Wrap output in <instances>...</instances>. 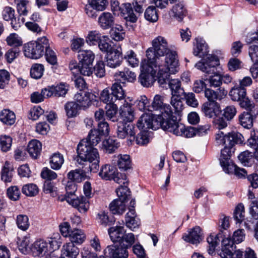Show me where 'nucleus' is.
Segmentation results:
<instances>
[{"label":"nucleus","mask_w":258,"mask_h":258,"mask_svg":"<svg viewBox=\"0 0 258 258\" xmlns=\"http://www.w3.org/2000/svg\"><path fill=\"white\" fill-rule=\"evenodd\" d=\"M103 137L96 129L91 130L86 140H82L78 145L77 162L86 166L87 170L96 173L99 168L100 156L94 148Z\"/></svg>","instance_id":"1"},{"label":"nucleus","mask_w":258,"mask_h":258,"mask_svg":"<svg viewBox=\"0 0 258 258\" xmlns=\"http://www.w3.org/2000/svg\"><path fill=\"white\" fill-rule=\"evenodd\" d=\"M152 46L146 50L148 62L151 66L159 67L162 64L170 63L171 71L178 64L177 54L170 50L166 39L161 36L156 37L152 42Z\"/></svg>","instance_id":"2"},{"label":"nucleus","mask_w":258,"mask_h":258,"mask_svg":"<svg viewBox=\"0 0 258 258\" xmlns=\"http://www.w3.org/2000/svg\"><path fill=\"white\" fill-rule=\"evenodd\" d=\"M215 141L217 145L224 146V148L221 151L220 163L223 170L226 173H229V168L231 169V166L229 161L232 153L235 150L234 147L235 144H242L244 141V138L238 132H232L224 134L219 131L215 136Z\"/></svg>","instance_id":"3"},{"label":"nucleus","mask_w":258,"mask_h":258,"mask_svg":"<svg viewBox=\"0 0 258 258\" xmlns=\"http://www.w3.org/2000/svg\"><path fill=\"white\" fill-rule=\"evenodd\" d=\"M219 60L214 55H209L206 59H202L195 65L196 67L208 74H211L208 82L211 87H219L222 84V76L216 73V66Z\"/></svg>","instance_id":"4"},{"label":"nucleus","mask_w":258,"mask_h":258,"mask_svg":"<svg viewBox=\"0 0 258 258\" xmlns=\"http://www.w3.org/2000/svg\"><path fill=\"white\" fill-rule=\"evenodd\" d=\"M125 91L120 83H114L111 87L103 89L100 93V99L107 104H118L125 99Z\"/></svg>","instance_id":"5"},{"label":"nucleus","mask_w":258,"mask_h":258,"mask_svg":"<svg viewBox=\"0 0 258 258\" xmlns=\"http://www.w3.org/2000/svg\"><path fill=\"white\" fill-rule=\"evenodd\" d=\"M35 47H33V59H38L43 56L45 49V56L48 62L54 65L57 62L56 56L55 52L48 46V40L47 38L42 36L38 37L35 41Z\"/></svg>","instance_id":"6"},{"label":"nucleus","mask_w":258,"mask_h":258,"mask_svg":"<svg viewBox=\"0 0 258 258\" xmlns=\"http://www.w3.org/2000/svg\"><path fill=\"white\" fill-rule=\"evenodd\" d=\"M163 117L160 115L144 114L138 120L137 126L139 130L147 131L148 129L156 130L162 127Z\"/></svg>","instance_id":"7"},{"label":"nucleus","mask_w":258,"mask_h":258,"mask_svg":"<svg viewBox=\"0 0 258 258\" xmlns=\"http://www.w3.org/2000/svg\"><path fill=\"white\" fill-rule=\"evenodd\" d=\"M157 67L151 66L148 61L147 63L142 64L141 73L138 77V82L142 86L148 88L153 85L156 81L155 69Z\"/></svg>","instance_id":"8"},{"label":"nucleus","mask_w":258,"mask_h":258,"mask_svg":"<svg viewBox=\"0 0 258 258\" xmlns=\"http://www.w3.org/2000/svg\"><path fill=\"white\" fill-rule=\"evenodd\" d=\"M143 11L142 5L135 2L133 5L130 3L123 4L121 13L126 22L135 23Z\"/></svg>","instance_id":"9"},{"label":"nucleus","mask_w":258,"mask_h":258,"mask_svg":"<svg viewBox=\"0 0 258 258\" xmlns=\"http://www.w3.org/2000/svg\"><path fill=\"white\" fill-rule=\"evenodd\" d=\"M170 63L167 64H162L161 66L156 68L155 70L158 71V82L159 85L162 88H167L168 86V82L170 81L169 79L170 75L171 74H175L178 71L179 63L175 66L172 72Z\"/></svg>","instance_id":"10"},{"label":"nucleus","mask_w":258,"mask_h":258,"mask_svg":"<svg viewBox=\"0 0 258 258\" xmlns=\"http://www.w3.org/2000/svg\"><path fill=\"white\" fill-rule=\"evenodd\" d=\"M162 128L163 130L172 133L177 136H182L183 131L185 130V125L177 121V118L173 116H168L166 118L163 117Z\"/></svg>","instance_id":"11"},{"label":"nucleus","mask_w":258,"mask_h":258,"mask_svg":"<svg viewBox=\"0 0 258 258\" xmlns=\"http://www.w3.org/2000/svg\"><path fill=\"white\" fill-rule=\"evenodd\" d=\"M129 122L117 120L116 135L118 138L124 139L127 137L133 138L135 140L136 134L135 125Z\"/></svg>","instance_id":"12"},{"label":"nucleus","mask_w":258,"mask_h":258,"mask_svg":"<svg viewBox=\"0 0 258 258\" xmlns=\"http://www.w3.org/2000/svg\"><path fill=\"white\" fill-rule=\"evenodd\" d=\"M154 110H160L162 114V116H164L165 118L172 116L173 113L170 105L164 103L163 97L160 95H156L154 96L152 105H150V108H148L149 111L152 112Z\"/></svg>","instance_id":"13"},{"label":"nucleus","mask_w":258,"mask_h":258,"mask_svg":"<svg viewBox=\"0 0 258 258\" xmlns=\"http://www.w3.org/2000/svg\"><path fill=\"white\" fill-rule=\"evenodd\" d=\"M104 252L105 257L108 258H127L128 256L127 249L119 243L108 245Z\"/></svg>","instance_id":"14"},{"label":"nucleus","mask_w":258,"mask_h":258,"mask_svg":"<svg viewBox=\"0 0 258 258\" xmlns=\"http://www.w3.org/2000/svg\"><path fill=\"white\" fill-rule=\"evenodd\" d=\"M95 97L92 93L81 91L75 95L74 100L82 109L85 110L91 105Z\"/></svg>","instance_id":"15"},{"label":"nucleus","mask_w":258,"mask_h":258,"mask_svg":"<svg viewBox=\"0 0 258 258\" xmlns=\"http://www.w3.org/2000/svg\"><path fill=\"white\" fill-rule=\"evenodd\" d=\"M202 111L206 117L214 118L218 115L221 110L219 103L216 101H207L202 106Z\"/></svg>","instance_id":"16"},{"label":"nucleus","mask_w":258,"mask_h":258,"mask_svg":"<svg viewBox=\"0 0 258 258\" xmlns=\"http://www.w3.org/2000/svg\"><path fill=\"white\" fill-rule=\"evenodd\" d=\"M124 101V104L120 106L119 109V116L117 120L125 121L127 122H132L135 118L134 111L131 104Z\"/></svg>","instance_id":"17"},{"label":"nucleus","mask_w":258,"mask_h":258,"mask_svg":"<svg viewBox=\"0 0 258 258\" xmlns=\"http://www.w3.org/2000/svg\"><path fill=\"white\" fill-rule=\"evenodd\" d=\"M107 66L111 68L119 67L123 60L121 48L115 49L106 55Z\"/></svg>","instance_id":"18"},{"label":"nucleus","mask_w":258,"mask_h":258,"mask_svg":"<svg viewBox=\"0 0 258 258\" xmlns=\"http://www.w3.org/2000/svg\"><path fill=\"white\" fill-rule=\"evenodd\" d=\"M182 239L186 242L192 244L199 243L202 239L201 229L199 226L192 228L188 231L187 233L183 234Z\"/></svg>","instance_id":"19"},{"label":"nucleus","mask_w":258,"mask_h":258,"mask_svg":"<svg viewBox=\"0 0 258 258\" xmlns=\"http://www.w3.org/2000/svg\"><path fill=\"white\" fill-rule=\"evenodd\" d=\"M68 89L64 84H60L56 86H52L44 88V93L47 97L54 96L55 97L64 96L67 93Z\"/></svg>","instance_id":"20"},{"label":"nucleus","mask_w":258,"mask_h":258,"mask_svg":"<svg viewBox=\"0 0 258 258\" xmlns=\"http://www.w3.org/2000/svg\"><path fill=\"white\" fill-rule=\"evenodd\" d=\"M79 249L71 242H68L63 245L61 250L62 258H76L79 253Z\"/></svg>","instance_id":"21"},{"label":"nucleus","mask_w":258,"mask_h":258,"mask_svg":"<svg viewBox=\"0 0 258 258\" xmlns=\"http://www.w3.org/2000/svg\"><path fill=\"white\" fill-rule=\"evenodd\" d=\"M98 22L102 29H108L113 26L114 17L109 12H103L99 16Z\"/></svg>","instance_id":"22"},{"label":"nucleus","mask_w":258,"mask_h":258,"mask_svg":"<svg viewBox=\"0 0 258 258\" xmlns=\"http://www.w3.org/2000/svg\"><path fill=\"white\" fill-rule=\"evenodd\" d=\"M227 94V91L220 87L217 89L216 91L210 88H206L205 90V96L208 101H216V100H221Z\"/></svg>","instance_id":"23"},{"label":"nucleus","mask_w":258,"mask_h":258,"mask_svg":"<svg viewBox=\"0 0 258 258\" xmlns=\"http://www.w3.org/2000/svg\"><path fill=\"white\" fill-rule=\"evenodd\" d=\"M71 205L77 208L81 213H85L89 208V199L84 196L73 198Z\"/></svg>","instance_id":"24"},{"label":"nucleus","mask_w":258,"mask_h":258,"mask_svg":"<svg viewBox=\"0 0 258 258\" xmlns=\"http://www.w3.org/2000/svg\"><path fill=\"white\" fill-rule=\"evenodd\" d=\"M48 250V243L40 239L33 243V256L43 257Z\"/></svg>","instance_id":"25"},{"label":"nucleus","mask_w":258,"mask_h":258,"mask_svg":"<svg viewBox=\"0 0 258 258\" xmlns=\"http://www.w3.org/2000/svg\"><path fill=\"white\" fill-rule=\"evenodd\" d=\"M14 168L9 161H6L1 172V179L6 184L10 183L13 177Z\"/></svg>","instance_id":"26"},{"label":"nucleus","mask_w":258,"mask_h":258,"mask_svg":"<svg viewBox=\"0 0 258 258\" xmlns=\"http://www.w3.org/2000/svg\"><path fill=\"white\" fill-rule=\"evenodd\" d=\"M229 95L232 100L238 102L246 95V89L236 85L231 89Z\"/></svg>","instance_id":"27"},{"label":"nucleus","mask_w":258,"mask_h":258,"mask_svg":"<svg viewBox=\"0 0 258 258\" xmlns=\"http://www.w3.org/2000/svg\"><path fill=\"white\" fill-rule=\"evenodd\" d=\"M240 124L244 128L249 129L253 126L254 116L251 112L243 111L238 116Z\"/></svg>","instance_id":"28"},{"label":"nucleus","mask_w":258,"mask_h":258,"mask_svg":"<svg viewBox=\"0 0 258 258\" xmlns=\"http://www.w3.org/2000/svg\"><path fill=\"white\" fill-rule=\"evenodd\" d=\"M125 231L123 226H121L111 227L108 229V233L110 238L113 242H119L121 237L123 236V234L125 233Z\"/></svg>","instance_id":"29"},{"label":"nucleus","mask_w":258,"mask_h":258,"mask_svg":"<svg viewBox=\"0 0 258 258\" xmlns=\"http://www.w3.org/2000/svg\"><path fill=\"white\" fill-rule=\"evenodd\" d=\"M197 44L194 48L193 53L195 56L204 57L208 54V48L205 41L202 39H196Z\"/></svg>","instance_id":"30"},{"label":"nucleus","mask_w":258,"mask_h":258,"mask_svg":"<svg viewBox=\"0 0 258 258\" xmlns=\"http://www.w3.org/2000/svg\"><path fill=\"white\" fill-rule=\"evenodd\" d=\"M169 88L173 96L181 97L184 93L183 89L181 87V82L178 79H171L168 82Z\"/></svg>","instance_id":"31"},{"label":"nucleus","mask_w":258,"mask_h":258,"mask_svg":"<svg viewBox=\"0 0 258 258\" xmlns=\"http://www.w3.org/2000/svg\"><path fill=\"white\" fill-rule=\"evenodd\" d=\"M117 169L109 164H105L101 167L99 172V176L104 180H111L117 171Z\"/></svg>","instance_id":"32"},{"label":"nucleus","mask_w":258,"mask_h":258,"mask_svg":"<svg viewBox=\"0 0 258 258\" xmlns=\"http://www.w3.org/2000/svg\"><path fill=\"white\" fill-rule=\"evenodd\" d=\"M79 164V163L78 162ZM80 165L82 166V168H84V170L80 169H76L75 170H72L69 172L68 174V177L69 179L71 180V181L74 182L75 181L76 182H80L84 179L85 172H88V170H87L85 168L86 166L84 165L80 164ZM91 172V171H90Z\"/></svg>","instance_id":"33"},{"label":"nucleus","mask_w":258,"mask_h":258,"mask_svg":"<svg viewBox=\"0 0 258 258\" xmlns=\"http://www.w3.org/2000/svg\"><path fill=\"white\" fill-rule=\"evenodd\" d=\"M126 202L119 198L113 200L109 205L110 211L113 214H122L125 210Z\"/></svg>","instance_id":"34"},{"label":"nucleus","mask_w":258,"mask_h":258,"mask_svg":"<svg viewBox=\"0 0 258 258\" xmlns=\"http://www.w3.org/2000/svg\"><path fill=\"white\" fill-rule=\"evenodd\" d=\"M49 159L50 167L55 170L60 169L64 163L63 156L59 152L53 153Z\"/></svg>","instance_id":"35"},{"label":"nucleus","mask_w":258,"mask_h":258,"mask_svg":"<svg viewBox=\"0 0 258 258\" xmlns=\"http://www.w3.org/2000/svg\"><path fill=\"white\" fill-rule=\"evenodd\" d=\"M69 238L70 242L73 243L74 244H81L85 241L86 235L82 230L74 228L71 231Z\"/></svg>","instance_id":"36"},{"label":"nucleus","mask_w":258,"mask_h":258,"mask_svg":"<svg viewBox=\"0 0 258 258\" xmlns=\"http://www.w3.org/2000/svg\"><path fill=\"white\" fill-rule=\"evenodd\" d=\"M136 212L135 209H130L129 212L125 217V223L127 227L134 230L139 226V221L136 218Z\"/></svg>","instance_id":"37"},{"label":"nucleus","mask_w":258,"mask_h":258,"mask_svg":"<svg viewBox=\"0 0 258 258\" xmlns=\"http://www.w3.org/2000/svg\"><path fill=\"white\" fill-rule=\"evenodd\" d=\"M0 120L4 124L12 125L16 121L15 114L9 109H4L0 113Z\"/></svg>","instance_id":"38"},{"label":"nucleus","mask_w":258,"mask_h":258,"mask_svg":"<svg viewBox=\"0 0 258 258\" xmlns=\"http://www.w3.org/2000/svg\"><path fill=\"white\" fill-rule=\"evenodd\" d=\"M117 165L121 171H127L132 168V161L128 155H119Z\"/></svg>","instance_id":"39"},{"label":"nucleus","mask_w":258,"mask_h":258,"mask_svg":"<svg viewBox=\"0 0 258 258\" xmlns=\"http://www.w3.org/2000/svg\"><path fill=\"white\" fill-rule=\"evenodd\" d=\"M79 62L92 64L95 55L91 50H82L78 52Z\"/></svg>","instance_id":"40"},{"label":"nucleus","mask_w":258,"mask_h":258,"mask_svg":"<svg viewBox=\"0 0 258 258\" xmlns=\"http://www.w3.org/2000/svg\"><path fill=\"white\" fill-rule=\"evenodd\" d=\"M111 38L115 41H121L125 37V32L122 26L116 25L111 27L109 32Z\"/></svg>","instance_id":"41"},{"label":"nucleus","mask_w":258,"mask_h":258,"mask_svg":"<svg viewBox=\"0 0 258 258\" xmlns=\"http://www.w3.org/2000/svg\"><path fill=\"white\" fill-rule=\"evenodd\" d=\"M102 145L106 152L111 154L113 153L119 147V144L116 140L109 138L103 142Z\"/></svg>","instance_id":"42"},{"label":"nucleus","mask_w":258,"mask_h":258,"mask_svg":"<svg viewBox=\"0 0 258 258\" xmlns=\"http://www.w3.org/2000/svg\"><path fill=\"white\" fill-rule=\"evenodd\" d=\"M220 238H222V234L219 232L215 236L210 235L207 238V241L209 245L208 249L209 254H212L214 251L215 247L220 241Z\"/></svg>","instance_id":"43"},{"label":"nucleus","mask_w":258,"mask_h":258,"mask_svg":"<svg viewBox=\"0 0 258 258\" xmlns=\"http://www.w3.org/2000/svg\"><path fill=\"white\" fill-rule=\"evenodd\" d=\"M64 109L67 115L69 117H73L76 116L80 109H82L78 104L74 101L68 102L64 106Z\"/></svg>","instance_id":"44"},{"label":"nucleus","mask_w":258,"mask_h":258,"mask_svg":"<svg viewBox=\"0 0 258 258\" xmlns=\"http://www.w3.org/2000/svg\"><path fill=\"white\" fill-rule=\"evenodd\" d=\"M102 38H106L107 37L102 36L97 31H92L89 33L86 40L89 45H94L98 44L101 40Z\"/></svg>","instance_id":"45"},{"label":"nucleus","mask_w":258,"mask_h":258,"mask_svg":"<svg viewBox=\"0 0 258 258\" xmlns=\"http://www.w3.org/2000/svg\"><path fill=\"white\" fill-rule=\"evenodd\" d=\"M7 44L14 48H18L22 45V38L16 33L10 34L6 38Z\"/></svg>","instance_id":"46"},{"label":"nucleus","mask_w":258,"mask_h":258,"mask_svg":"<svg viewBox=\"0 0 258 258\" xmlns=\"http://www.w3.org/2000/svg\"><path fill=\"white\" fill-rule=\"evenodd\" d=\"M43 191L46 194H50L52 197L57 196V187L55 186L54 182L49 180H45L44 182Z\"/></svg>","instance_id":"47"},{"label":"nucleus","mask_w":258,"mask_h":258,"mask_svg":"<svg viewBox=\"0 0 258 258\" xmlns=\"http://www.w3.org/2000/svg\"><path fill=\"white\" fill-rule=\"evenodd\" d=\"M135 238L134 234L132 233L128 234L124 233L123 236L121 237L118 243L127 249L131 247L135 242Z\"/></svg>","instance_id":"48"},{"label":"nucleus","mask_w":258,"mask_h":258,"mask_svg":"<svg viewBox=\"0 0 258 258\" xmlns=\"http://www.w3.org/2000/svg\"><path fill=\"white\" fill-rule=\"evenodd\" d=\"M145 18L151 22H155L158 19L156 9L154 6H149L144 13Z\"/></svg>","instance_id":"49"},{"label":"nucleus","mask_w":258,"mask_h":258,"mask_svg":"<svg viewBox=\"0 0 258 258\" xmlns=\"http://www.w3.org/2000/svg\"><path fill=\"white\" fill-rule=\"evenodd\" d=\"M17 245L19 251L24 254H28L32 251V244L30 243L29 240L27 237L24 238L20 244Z\"/></svg>","instance_id":"50"},{"label":"nucleus","mask_w":258,"mask_h":258,"mask_svg":"<svg viewBox=\"0 0 258 258\" xmlns=\"http://www.w3.org/2000/svg\"><path fill=\"white\" fill-rule=\"evenodd\" d=\"M118 104H107L105 107V115L107 118L113 121H115V115L118 110Z\"/></svg>","instance_id":"51"},{"label":"nucleus","mask_w":258,"mask_h":258,"mask_svg":"<svg viewBox=\"0 0 258 258\" xmlns=\"http://www.w3.org/2000/svg\"><path fill=\"white\" fill-rule=\"evenodd\" d=\"M240 107L245 109L247 112H252L255 107L252 100L250 99L246 95L243 99L238 101Z\"/></svg>","instance_id":"52"},{"label":"nucleus","mask_w":258,"mask_h":258,"mask_svg":"<svg viewBox=\"0 0 258 258\" xmlns=\"http://www.w3.org/2000/svg\"><path fill=\"white\" fill-rule=\"evenodd\" d=\"M244 207L242 203L238 204L234 211V218L238 223H241L244 219Z\"/></svg>","instance_id":"53"},{"label":"nucleus","mask_w":258,"mask_h":258,"mask_svg":"<svg viewBox=\"0 0 258 258\" xmlns=\"http://www.w3.org/2000/svg\"><path fill=\"white\" fill-rule=\"evenodd\" d=\"M172 12L174 13V16L179 19V21H181L183 16L186 15V11L184 8L183 5L179 3L172 8Z\"/></svg>","instance_id":"54"},{"label":"nucleus","mask_w":258,"mask_h":258,"mask_svg":"<svg viewBox=\"0 0 258 258\" xmlns=\"http://www.w3.org/2000/svg\"><path fill=\"white\" fill-rule=\"evenodd\" d=\"M127 185V184L120 185L116 190L118 198L126 202L130 195V191Z\"/></svg>","instance_id":"55"},{"label":"nucleus","mask_w":258,"mask_h":258,"mask_svg":"<svg viewBox=\"0 0 258 258\" xmlns=\"http://www.w3.org/2000/svg\"><path fill=\"white\" fill-rule=\"evenodd\" d=\"M12 138L8 136H2L0 138V147L2 151L10 150L12 146Z\"/></svg>","instance_id":"56"},{"label":"nucleus","mask_w":258,"mask_h":258,"mask_svg":"<svg viewBox=\"0 0 258 258\" xmlns=\"http://www.w3.org/2000/svg\"><path fill=\"white\" fill-rule=\"evenodd\" d=\"M119 76L123 80L130 82H134L136 80L135 73L127 68H125L122 72H119Z\"/></svg>","instance_id":"57"},{"label":"nucleus","mask_w":258,"mask_h":258,"mask_svg":"<svg viewBox=\"0 0 258 258\" xmlns=\"http://www.w3.org/2000/svg\"><path fill=\"white\" fill-rule=\"evenodd\" d=\"M7 194L8 198L12 201H17L20 197V191L17 186H11L7 190Z\"/></svg>","instance_id":"58"},{"label":"nucleus","mask_w":258,"mask_h":258,"mask_svg":"<svg viewBox=\"0 0 258 258\" xmlns=\"http://www.w3.org/2000/svg\"><path fill=\"white\" fill-rule=\"evenodd\" d=\"M16 224L19 229L23 231L27 230L29 226L28 217L24 215L17 216Z\"/></svg>","instance_id":"59"},{"label":"nucleus","mask_w":258,"mask_h":258,"mask_svg":"<svg viewBox=\"0 0 258 258\" xmlns=\"http://www.w3.org/2000/svg\"><path fill=\"white\" fill-rule=\"evenodd\" d=\"M137 106L141 111H148L150 105H149V101L147 97L145 95L141 96L137 100Z\"/></svg>","instance_id":"60"},{"label":"nucleus","mask_w":258,"mask_h":258,"mask_svg":"<svg viewBox=\"0 0 258 258\" xmlns=\"http://www.w3.org/2000/svg\"><path fill=\"white\" fill-rule=\"evenodd\" d=\"M17 3V9L20 17L26 16L28 13L27 5L29 3L28 0H15Z\"/></svg>","instance_id":"61"},{"label":"nucleus","mask_w":258,"mask_h":258,"mask_svg":"<svg viewBox=\"0 0 258 258\" xmlns=\"http://www.w3.org/2000/svg\"><path fill=\"white\" fill-rule=\"evenodd\" d=\"M41 177L46 180L52 181V180L57 178V175L54 171L48 167H44L41 172Z\"/></svg>","instance_id":"62"},{"label":"nucleus","mask_w":258,"mask_h":258,"mask_svg":"<svg viewBox=\"0 0 258 258\" xmlns=\"http://www.w3.org/2000/svg\"><path fill=\"white\" fill-rule=\"evenodd\" d=\"M135 139L136 142L138 145H144L148 144L149 139L147 131H141Z\"/></svg>","instance_id":"63"},{"label":"nucleus","mask_w":258,"mask_h":258,"mask_svg":"<svg viewBox=\"0 0 258 258\" xmlns=\"http://www.w3.org/2000/svg\"><path fill=\"white\" fill-rule=\"evenodd\" d=\"M183 99H184L186 101V104L192 107H197L198 105V101L195 97L194 93L190 92L186 93L184 92V93L182 95Z\"/></svg>","instance_id":"64"}]
</instances>
